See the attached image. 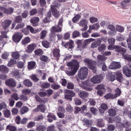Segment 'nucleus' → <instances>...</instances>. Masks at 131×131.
<instances>
[{"label":"nucleus","instance_id":"nucleus-1","mask_svg":"<svg viewBox=\"0 0 131 131\" xmlns=\"http://www.w3.org/2000/svg\"><path fill=\"white\" fill-rule=\"evenodd\" d=\"M63 19L62 17L59 21L57 25L52 26L50 30L51 34H50V38H54L53 35H54V33L55 32H60L62 31L63 27Z\"/></svg>","mask_w":131,"mask_h":131},{"label":"nucleus","instance_id":"nucleus-2","mask_svg":"<svg viewBox=\"0 0 131 131\" xmlns=\"http://www.w3.org/2000/svg\"><path fill=\"white\" fill-rule=\"evenodd\" d=\"M78 64H75L73 62H70L68 63L67 66L71 67V68L69 69V71H67L66 73L69 76H72L74 75L77 72L78 69Z\"/></svg>","mask_w":131,"mask_h":131},{"label":"nucleus","instance_id":"nucleus-3","mask_svg":"<svg viewBox=\"0 0 131 131\" xmlns=\"http://www.w3.org/2000/svg\"><path fill=\"white\" fill-rule=\"evenodd\" d=\"M84 62L90 69L92 70L93 73L96 72V63L95 61L89 58H86L83 60Z\"/></svg>","mask_w":131,"mask_h":131},{"label":"nucleus","instance_id":"nucleus-4","mask_svg":"<svg viewBox=\"0 0 131 131\" xmlns=\"http://www.w3.org/2000/svg\"><path fill=\"white\" fill-rule=\"evenodd\" d=\"M88 72V69L87 67H82L78 71V77L81 80H84L86 77Z\"/></svg>","mask_w":131,"mask_h":131},{"label":"nucleus","instance_id":"nucleus-5","mask_svg":"<svg viewBox=\"0 0 131 131\" xmlns=\"http://www.w3.org/2000/svg\"><path fill=\"white\" fill-rule=\"evenodd\" d=\"M103 76L102 74L96 75L92 78L90 81L94 83H98L100 82L103 79Z\"/></svg>","mask_w":131,"mask_h":131},{"label":"nucleus","instance_id":"nucleus-6","mask_svg":"<svg viewBox=\"0 0 131 131\" xmlns=\"http://www.w3.org/2000/svg\"><path fill=\"white\" fill-rule=\"evenodd\" d=\"M6 85L10 88L15 87L16 85L15 80L13 78H9L5 81Z\"/></svg>","mask_w":131,"mask_h":131},{"label":"nucleus","instance_id":"nucleus-7","mask_svg":"<svg viewBox=\"0 0 131 131\" xmlns=\"http://www.w3.org/2000/svg\"><path fill=\"white\" fill-rule=\"evenodd\" d=\"M22 34L19 32H18L13 36V41L16 43H18L22 38L23 37Z\"/></svg>","mask_w":131,"mask_h":131},{"label":"nucleus","instance_id":"nucleus-8","mask_svg":"<svg viewBox=\"0 0 131 131\" xmlns=\"http://www.w3.org/2000/svg\"><path fill=\"white\" fill-rule=\"evenodd\" d=\"M117 125V126L119 129L124 128H126L129 127L131 125V124L129 122L126 121L124 122V123H119Z\"/></svg>","mask_w":131,"mask_h":131},{"label":"nucleus","instance_id":"nucleus-9","mask_svg":"<svg viewBox=\"0 0 131 131\" xmlns=\"http://www.w3.org/2000/svg\"><path fill=\"white\" fill-rule=\"evenodd\" d=\"M46 110L45 105L43 104H41L37 106L36 108L34 109V111L38 112H41L42 113L45 112Z\"/></svg>","mask_w":131,"mask_h":131},{"label":"nucleus","instance_id":"nucleus-10","mask_svg":"<svg viewBox=\"0 0 131 131\" xmlns=\"http://www.w3.org/2000/svg\"><path fill=\"white\" fill-rule=\"evenodd\" d=\"M37 46V45L35 43H32L28 46L26 51L29 53H31L36 48Z\"/></svg>","mask_w":131,"mask_h":131},{"label":"nucleus","instance_id":"nucleus-11","mask_svg":"<svg viewBox=\"0 0 131 131\" xmlns=\"http://www.w3.org/2000/svg\"><path fill=\"white\" fill-rule=\"evenodd\" d=\"M87 24V20L86 19H83L80 21L79 22L80 26L82 27H84V28L81 29L82 31H84L87 29L88 28Z\"/></svg>","mask_w":131,"mask_h":131},{"label":"nucleus","instance_id":"nucleus-12","mask_svg":"<svg viewBox=\"0 0 131 131\" xmlns=\"http://www.w3.org/2000/svg\"><path fill=\"white\" fill-rule=\"evenodd\" d=\"M121 67L120 63L119 62H112L109 67L110 69H118Z\"/></svg>","mask_w":131,"mask_h":131},{"label":"nucleus","instance_id":"nucleus-13","mask_svg":"<svg viewBox=\"0 0 131 131\" xmlns=\"http://www.w3.org/2000/svg\"><path fill=\"white\" fill-rule=\"evenodd\" d=\"M12 22V21L9 19L5 20L2 23V26L5 30H8V28Z\"/></svg>","mask_w":131,"mask_h":131},{"label":"nucleus","instance_id":"nucleus-14","mask_svg":"<svg viewBox=\"0 0 131 131\" xmlns=\"http://www.w3.org/2000/svg\"><path fill=\"white\" fill-rule=\"evenodd\" d=\"M114 48L116 51L120 53L122 55L125 53L126 51V49L120 46H114Z\"/></svg>","mask_w":131,"mask_h":131},{"label":"nucleus","instance_id":"nucleus-15","mask_svg":"<svg viewBox=\"0 0 131 131\" xmlns=\"http://www.w3.org/2000/svg\"><path fill=\"white\" fill-rule=\"evenodd\" d=\"M51 12L52 15L56 18H58L60 16V13L59 11L54 6L51 7Z\"/></svg>","mask_w":131,"mask_h":131},{"label":"nucleus","instance_id":"nucleus-16","mask_svg":"<svg viewBox=\"0 0 131 131\" xmlns=\"http://www.w3.org/2000/svg\"><path fill=\"white\" fill-rule=\"evenodd\" d=\"M39 19L38 17H34L32 18L30 20V22L32 24V26L36 27L38 25V22Z\"/></svg>","mask_w":131,"mask_h":131},{"label":"nucleus","instance_id":"nucleus-17","mask_svg":"<svg viewBox=\"0 0 131 131\" xmlns=\"http://www.w3.org/2000/svg\"><path fill=\"white\" fill-rule=\"evenodd\" d=\"M89 82V81H86L82 82V83L83 85V89L87 91H90L92 90V89L91 88L88 87L90 86Z\"/></svg>","mask_w":131,"mask_h":131},{"label":"nucleus","instance_id":"nucleus-18","mask_svg":"<svg viewBox=\"0 0 131 131\" xmlns=\"http://www.w3.org/2000/svg\"><path fill=\"white\" fill-rule=\"evenodd\" d=\"M36 62L34 61H31L28 62L27 68L28 70H31L35 69L36 68Z\"/></svg>","mask_w":131,"mask_h":131},{"label":"nucleus","instance_id":"nucleus-19","mask_svg":"<svg viewBox=\"0 0 131 131\" xmlns=\"http://www.w3.org/2000/svg\"><path fill=\"white\" fill-rule=\"evenodd\" d=\"M46 129V126L41 124L37 125L36 130V131H45Z\"/></svg>","mask_w":131,"mask_h":131},{"label":"nucleus","instance_id":"nucleus-20","mask_svg":"<svg viewBox=\"0 0 131 131\" xmlns=\"http://www.w3.org/2000/svg\"><path fill=\"white\" fill-rule=\"evenodd\" d=\"M115 75L116 77V80L122 82L123 80V78L122 73L118 71L115 73Z\"/></svg>","mask_w":131,"mask_h":131},{"label":"nucleus","instance_id":"nucleus-21","mask_svg":"<svg viewBox=\"0 0 131 131\" xmlns=\"http://www.w3.org/2000/svg\"><path fill=\"white\" fill-rule=\"evenodd\" d=\"M60 50L59 49L55 48L52 51L54 57L56 58H59L60 56Z\"/></svg>","mask_w":131,"mask_h":131},{"label":"nucleus","instance_id":"nucleus-22","mask_svg":"<svg viewBox=\"0 0 131 131\" xmlns=\"http://www.w3.org/2000/svg\"><path fill=\"white\" fill-rule=\"evenodd\" d=\"M101 40L100 39H98L93 42L91 44V47L92 48L97 47L99 46L101 43Z\"/></svg>","mask_w":131,"mask_h":131},{"label":"nucleus","instance_id":"nucleus-23","mask_svg":"<svg viewBox=\"0 0 131 131\" xmlns=\"http://www.w3.org/2000/svg\"><path fill=\"white\" fill-rule=\"evenodd\" d=\"M78 95L81 98L83 99L88 97L89 96L88 93L84 91L80 92Z\"/></svg>","mask_w":131,"mask_h":131},{"label":"nucleus","instance_id":"nucleus-24","mask_svg":"<svg viewBox=\"0 0 131 131\" xmlns=\"http://www.w3.org/2000/svg\"><path fill=\"white\" fill-rule=\"evenodd\" d=\"M108 113L109 115L111 117L114 116L116 114V111L113 108H111L108 109Z\"/></svg>","mask_w":131,"mask_h":131},{"label":"nucleus","instance_id":"nucleus-25","mask_svg":"<svg viewBox=\"0 0 131 131\" xmlns=\"http://www.w3.org/2000/svg\"><path fill=\"white\" fill-rule=\"evenodd\" d=\"M123 71L124 73L125 74L126 76L128 77L131 76V71L128 67L123 68Z\"/></svg>","mask_w":131,"mask_h":131},{"label":"nucleus","instance_id":"nucleus-26","mask_svg":"<svg viewBox=\"0 0 131 131\" xmlns=\"http://www.w3.org/2000/svg\"><path fill=\"white\" fill-rule=\"evenodd\" d=\"M8 31V30H5L1 31V35L0 36V40H2L3 38H7V34Z\"/></svg>","mask_w":131,"mask_h":131},{"label":"nucleus","instance_id":"nucleus-27","mask_svg":"<svg viewBox=\"0 0 131 131\" xmlns=\"http://www.w3.org/2000/svg\"><path fill=\"white\" fill-rule=\"evenodd\" d=\"M24 84L26 86L28 87H30L32 85V82L29 79H26L23 81Z\"/></svg>","mask_w":131,"mask_h":131},{"label":"nucleus","instance_id":"nucleus-28","mask_svg":"<svg viewBox=\"0 0 131 131\" xmlns=\"http://www.w3.org/2000/svg\"><path fill=\"white\" fill-rule=\"evenodd\" d=\"M0 71L3 73H7L9 71L7 67L4 65L0 66Z\"/></svg>","mask_w":131,"mask_h":131},{"label":"nucleus","instance_id":"nucleus-29","mask_svg":"<svg viewBox=\"0 0 131 131\" xmlns=\"http://www.w3.org/2000/svg\"><path fill=\"white\" fill-rule=\"evenodd\" d=\"M13 12V9L12 7H9L7 8H5L4 13L6 14H10Z\"/></svg>","mask_w":131,"mask_h":131},{"label":"nucleus","instance_id":"nucleus-30","mask_svg":"<svg viewBox=\"0 0 131 131\" xmlns=\"http://www.w3.org/2000/svg\"><path fill=\"white\" fill-rule=\"evenodd\" d=\"M35 54L36 56H41L43 53V51L41 49H38L34 51Z\"/></svg>","mask_w":131,"mask_h":131},{"label":"nucleus","instance_id":"nucleus-31","mask_svg":"<svg viewBox=\"0 0 131 131\" xmlns=\"http://www.w3.org/2000/svg\"><path fill=\"white\" fill-rule=\"evenodd\" d=\"M77 43L78 45L77 48L81 50L82 49L84 48V44L83 45V42L82 40H78L77 41Z\"/></svg>","mask_w":131,"mask_h":131},{"label":"nucleus","instance_id":"nucleus-32","mask_svg":"<svg viewBox=\"0 0 131 131\" xmlns=\"http://www.w3.org/2000/svg\"><path fill=\"white\" fill-rule=\"evenodd\" d=\"M3 113L4 116L6 118H9L11 115L10 111L6 109L3 111Z\"/></svg>","mask_w":131,"mask_h":131},{"label":"nucleus","instance_id":"nucleus-33","mask_svg":"<svg viewBox=\"0 0 131 131\" xmlns=\"http://www.w3.org/2000/svg\"><path fill=\"white\" fill-rule=\"evenodd\" d=\"M103 121V119H102L101 118L98 119L96 123L97 125L99 127L104 126L105 124Z\"/></svg>","mask_w":131,"mask_h":131},{"label":"nucleus","instance_id":"nucleus-34","mask_svg":"<svg viewBox=\"0 0 131 131\" xmlns=\"http://www.w3.org/2000/svg\"><path fill=\"white\" fill-rule=\"evenodd\" d=\"M115 93L114 94V97H115V98H116L118 97L122 93L121 90L118 88H116L115 90Z\"/></svg>","mask_w":131,"mask_h":131},{"label":"nucleus","instance_id":"nucleus-35","mask_svg":"<svg viewBox=\"0 0 131 131\" xmlns=\"http://www.w3.org/2000/svg\"><path fill=\"white\" fill-rule=\"evenodd\" d=\"M28 111V108L26 106H23L20 110V111L21 114H24L27 113Z\"/></svg>","mask_w":131,"mask_h":131},{"label":"nucleus","instance_id":"nucleus-36","mask_svg":"<svg viewBox=\"0 0 131 131\" xmlns=\"http://www.w3.org/2000/svg\"><path fill=\"white\" fill-rule=\"evenodd\" d=\"M6 129H8L9 131H16V127L11 125H8L6 127Z\"/></svg>","mask_w":131,"mask_h":131},{"label":"nucleus","instance_id":"nucleus-37","mask_svg":"<svg viewBox=\"0 0 131 131\" xmlns=\"http://www.w3.org/2000/svg\"><path fill=\"white\" fill-rule=\"evenodd\" d=\"M22 17L20 16H18L14 18V21L16 23H21L22 21Z\"/></svg>","mask_w":131,"mask_h":131},{"label":"nucleus","instance_id":"nucleus-38","mask_svg":"<svg viewBox=\"0 0 131 131\" xmlns=\"http://www.w3.org/2000/svg\"><path fill=\"white\" fill-rule=\"evenodd\" d=\"M113 94L111 93H107L104 96V97L106 100H109L110 99H113L115 98L114 97Z\"/></svg>","mask_w":131,"mask_h":131},{"label":"nucleus","instance_id":"nucleus-39","mask_svg":"<svg viewBox=\"0 0 131 131\" xmlns=\"http://www.w3.org/2000/svg\"><path fill=\"white\" fill-rule=\"evenodd\" d=\"M81 16L79 14H77L72 19V21L74 23H76L81 18Z\"/></svg>","mask_w":131,"mask_h":131},{"label":"nucleus","instance_id":"nucleus-40","mask_svg":"<svg viewBox=\"0 0 131 131\" xmlns=\"http://www.w3.org/2000/svg\"><path fill=\"white\" fill-rule=\"evenodd\" d=\"M30 41V39L29 37H26L22 41V43L23 45H26Z\"/></svg>","mask_w":131,"mask_h":131},{"label":"nucleus","instance_id":"nucleus-41","mask_svg":"<svg viewBox=\"0 0 131 131\" xmlns=\"http://www.w3.org/2000/svg\"><path fill=\"white\" fill-rule=\"evenodd\" d=\"M16 63V60L13 59H11L8 62L7 66L8 67H11Z\"/></svg>","mask_w":131,"mask_h":131},{"label":"nucleus","instance_id":"nucleus-42","mask_svg":"<svg viewBox=\"0 0 131 131\" xmlns=\"http://www.w3.org/2000/svg\"><path fill=\"white\" fill-rule=\"evenodd\" d=\"M100 27V25L99 24L96 23V24H94L93 25H91L89 26V28L91 29H97Z\"/></svg>","mask_w":131,"mask_h":131},{"label":"nucleus","instance_id":"nucleus-43","mask_svg":"<svg viewBox=\"0 0 131 131\" xmlns=\"http://www.w3.org/2000/svg\"><path fill=\"white\" fill-rule=\"evenodd\" d=\"M66 93H67L71 97H74L75 95V93L72 91L67 90L66 91Z\"/></svg>","mask_w":131,"mask_h":131},{"label":"nucleus","instance_id":"nucleus-44","mask_svg":"<svg viewBox=\"0 0 131 131\" xmlns=\"http://www.w3.org/2000/svg\"><path fill=\"white\" fill-rule=\"evenodd\" d=\"M116 30L120 32H122L124 31V28L123 26L119 25H117L116 27Z\"/></svg>","mask_w":131,"mask_h":131},{"label":"nucleus","instance_id":"nucleus-45","mask_svg":"<svg viewBox=\"0 0 131 131\" xmlns=\"http://www.w3.org/2000/svg\"><path fill=\"white\" fill-rule=\"evenodd\" d=\"M19 53L17 52H13L12 54V57L15 59H17L19 57Z\"/></svg>","mask_w":131,"mask_h":131},{"label":"nucleus","instance_id":"nucleus-46","mask_svg":"<svg viewBox=\"0 0 131 131\" xmlns=\"http://www.w3.org/2000/svg\"><path fill=\"white\" fill-rule=\"evenodd\" d=\"M83 125L89 127L91 126V123L89 120L86 119L83 121Z\"/></svg>","mask_w":131,"mask_h":131},{"label":"nucleus","instance_id":"nucleus-47","mask_svg":"<svg viewBox=\"0 0 131 131\" xmlns=\"http://www.w3.org/2000/svg\"><path fill=\"white\" fill-rule=\"evenodd\" d=\"M40 59L41 61L46 62L48 61V58L47 56L42 55L40 56Z\"/></svg>","mask_w":131,"mask_h":131},{"label":"nucleus","instance_id":"nucleus-48","mask_svg":"<svg viewBox=\"0 0 131 131\" xmlns=\"http://www.w3.org/2000/svg\"><path fill=\"white\" fill-rule=\"evenodd\" d=\"M42 45L43 46L46 48H48L49 46V43L46 40H43L42 41Z\"/></svg>","mask_w":131,"mask_h":131},{"label":"nucleus","instance_id":"nucleus-49","mask_svg":"<svg viewBox=\"0 0 131 131\" xmlns=\"http://www.w3.org/2000/svg\"><path fill=\"white\" fill-rule=\"evenodd\" d=\"M123 56L124 58L126 60L131 61V55L127 54H123Z\"/></svg>","mask_w":131,"mask_h":131},{"label":"nucleus","instance_id":"nucleus-50","mask_svg":"<svg viewBox=\"0 0 131 131\" xmlns=\"http://www.w3.org/2000/svg\"><path fill=\"white\" fill-rule=\"evenodd\" d=\"M80 32L78 31H75L72 33V36L73 38H75L79 37L80 36Z\"/></svg>","mask_w":131,"mask_h":131},{"label":"nucleus","instance_id":"nucleus-51","mask_svg":"<svg viewBox=\"0 0 131 131\" xmlns=\"http://www.w3.org/2000/svg\"><path fill=\"white\" fill-rule=\"evenodd\" d=\"M47 32V31L45 30L42 31L40 33V38L43 39L46 36Z\"/></svg>","mask_w":131,"mask_h":131},{"label":"nucleus","instance_id":"nucleus-52","mask_svg":"<svg viewBox=\"0 0 131 131\" xmlns=\"http://www.w3.org/2000/svg\"><path fill=\"white\" fill-rule=\"evenodd\" d=\"M106 48V45L105 44H102L98 48V50L100 52H101L104 51Z\"/></svg>","mask_w":131,"mask_h":131},{"label":"nucleus","instance_id":"nucleus-53","mask_svg":"<svg viewBox=\"0 0 131 131\" xmlns=\"http://www.w3.org/2000/svg\"><path fill=\"white\" fill-rule=\"evenodd\" d=\"M25 24L24 23H21L20 24H18L17 25L15 29L17 30L19 29H20L23 28Z\"/></svg>","mask_w":131,"mask_h":131},{"label":"nucleus","instance_id":"nucleus-54","mask_svg":"<svg viewBox=\"0 0 131 131\" xmlns=\"http://www.w3.org/2000/svg\"><path fill=\"white\" fill-rule=\"evenodd\" d=\"M74 85L71 82H68L67 85V88L70 89H74Z\"/></svg>","mask_w":131,"mask_h":131},{"label":"nucleus","instance_id":"nucleus-55","mask_svg":"<svg viewBox=\"0 0 131 131\" xmlns=\"http://www.w3.org/2000/svg\"><path fill=\"white\" fill-rule=\"evenodd\" d=\"M51 88L54 90H58L60 88V86L56 84H52L51 85Z\"/></svg>","mask_w":131,"mask_h":131},{"label":"nucleus","instance_id":"nucleus-56","mask_svg":"<svg viewBox=\"0 0 131 131\" xmlns=\"http://www.w3.org/2000/svg\"><path fill=\"white\" fill-rule=\"evenodd\" d=\"M17 66L20 69H22L24 66V62H22L19 61L17 63Z\"/></svg>","mask_w":131,"mask_h":131},{"label":"nucleus","instance_id":"nucleus-57","mask_svg":"<svg viewBox=\"0 0 131 131\" xmlns=\"http://www.w3.org/2000/svg\"><path fill=\"white\" fill-rule=\"evenodd\" d=\"M108 41L110 45L113 46L115 43V39L112 38L110 39H108Z\"/></svg>","mask_w":131,"mask_h":131},{"label":"nucleus","instance_id":"nucleus-58","mask_svg":"<svg viewBox=\"0 0 131 131\" xmlns=\"http://www.w3.org/2000/svg\"><path fill=\"white\" fill-rule=\"evenodd\" d=\"M31 92L30 90L27 89H24L22 90V93L26 95H28Z\"/></svg>","mask_w":131,"mask_h":131},{"label":"nucleus","instance_id":"nucleus-59","mask_svg":"<svg viewBox=\"0 0 131 131\" xmlns=\"http://www.w3.org/2000/svg\"><path fill=\"white\" fill-rule=\"evenodd\" d=\"M97 59L99 61H102L105 60L106 58L101 55H99L97 56Z\"/></svg>","mask_w":131,"mask_h":131},{"label":"nucleus","instance_id":"nucleus-60","mask_svg":"<svg viewBox=\"0 0 131 131\" xmlns=\"http://www.w3.org/2000/svg\"><path fill=\"white\" fill-rule=\"evenodd\" d=\"M105 87L104 85L103 84H100L96 86L95 89L98 90H106Z\"/></svg>","mask_w":131,"mask_h":131},{"label":"nucleus","instance_id":"nucleus-61","mask_svg":"<svg viewBox=\"0 0 131 131\" xmlns=\"http://www.w3.org/2000/svg\"><path fill=\"white\" fill-rule=\"evenodd\" d=\"M7 106L5 102H3L0 104V111L2 109L6 108H7Z\"/></svg>","mask_w":131,"mask_h":131},{"label":"nucleus","instance_id":"nucleus-62","mask_svg":"<svg viewBox=\"0 0 131 131\" xmlns=\"http://www.w3.org/2000/svg\"><path fill=\"white\" fill-rule=\"evenodd\" d=\"M35 123L34 122H30L27 125L28 128H32L35 126Z\"/></svg>","mask_w":131,"mask_h":131},{"label":"nucleus","instance_id":"nucleus-63","mask_svg":"<svg viewBox=\"0 0 131 131\" xmlns=\"http://www.w3.org/2000/svg\"><path fill=\"white\" fill-rule=\"evenodd\" d=\"M89 20L91 23H93L97 22L98 19L97 18L92 16L90 18Z\"/></svg>","mask_w":131,"mask_h":131},{"label":"nucleus","instance_id":"nucleus-64","mask_svg":"<svg viewBox=\"0 0 131 131\" xmlns=\"http://www.w3.org/2000/svg\"><path fill=\"white\" fill-rule=\"evenodd\" d=\"M11 98L14 99L15 100H17L19 99L17 94L16 93L13 94L11 96Z\"/></svg>","mask_w":131,"mask_h":131}]
</instances>
